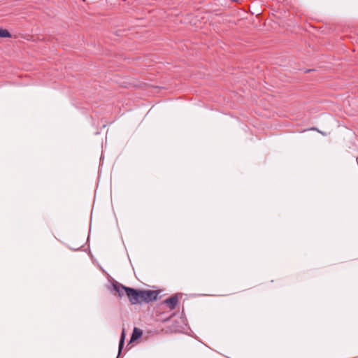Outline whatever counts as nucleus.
I'll return each mask as SVG.
<instances>
[{"label": "nucleus", "instance_id": "obj_1", "mask_svg": "<svg viewBox=\"0 0 358 358\" xmlns=\"http://www.w3.org/2000/svg\"><path fill=\"white\" fill-rule=\"evenodd\" d=\"M159 294V292L156 290H141L140 297L141 299V303H149L156 300Z\"/></svg>", "mask_w": 358, "mask_h": 358}, {"label": "nucleus", "instance_id": "obj_2", "mask_svg": "<svg viewBox=\"0 0 358 358\" xmlns=\"http://www.w3.org/2000/svg\"><path fill=\"white\" fill-rule=\"evenodd\" d=\"M126 295L131 304L135 305L141 303V299L140 297L141 290H137L134 288L129 287V289H127Z\"/></svg>", "mask_w": 358, "mask_h": 358}, {"label": "nucleus", "instance_id": "obj_3", "mask_svg": "<svg viewBox=\"0 0 358 358\" xmlns=\"http://www.w3.org/2000/svg\"><path fill=\"white\" fill-rule=\"evenodd\" d=\"M112 292H114L113 294L115 295H117L119 297L123 296L127 293V289H129V287H125L124 285H122L121 283L114 281L112 283Z\"/></svg>", "mask_w": 358, "mask_h": 358}, {"label": "nucleus", "instance_id": "obj_4", "mask_svg": "<svg viewBox=\"0 0 358 358\" xmlns=\"http://www.w3.org/2000/svg\"><path fill=\"white\" fill-rule=\"evenodd\" d=\"M178 302V296L177 294L173 295L169 299L164 301V303L170 309L174 310Z\"/></svg>", "mask_w": 358, "mask_h": 358}, {"label": "nucleus", "instance_id": "obj_5", "mask_svg": "<svg viewBox=\"0 0 358 358\" xmlns=\"http://www.w3.org/2000/svg\"><path fill=\"white\" fill-rule=\"evenodd\" d=\"M142 334H143L142 330H141L140 329H138L137 327H134L130 341L132 342V341L137 340L142 336Z\"/></svg>", "mask_w": 358, "mask_h": 358}, {"label": "nucleus", "instance_id": "obj_6", "mask_svg": "<svg viewBox=\"0 0 358 358\" xmlns=\"http://www.w3.org/2000/svg\"><path fill=\"white\" fill-rule=\"evenodd\" d=\"M124 338H125V333H124V329H123L122 334H121V338H120V343H119V354L121 352L122 349L123 348Z\"/></svg>", "mask_w": 358, "mask_h": 358}, {"label": "nucleus", "instance_id": "obj_7", "mask_svg": "<svg viewBox=\"0 0 358 358\" xmlns=\"http://www.w3.org/2000/svg\"><path fill=\"white\" fill-rule=\"evenodd\" d=\"M11 36L10 34L7 29H3L0 28V37L1 38H10Z\"/></svg>", "mask_w": 358, "mask_h": 358}, {"label": "nucleus", "instance_id": "obj_8", "mask_svg": "<svg viewBox=\"0 0 358 358\" xmlns=\"http://www.w3.org/2000/svg\"><path fill=\"white\" fill-rule=\"evenodd\" d=\"M357 159L358 160V157H357Z\"/></svg>", "mask_w": 358, "mask_h": 358}]
</instances>
